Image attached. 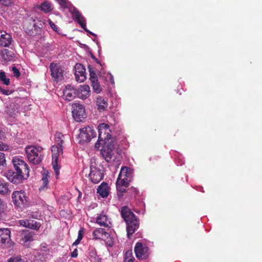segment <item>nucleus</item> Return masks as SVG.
Here are the masks:
<instances>
[{
    "label": "nucleus",
    "mask_w": 262,
    "mask_h": 262,
    "mask_svg": "<svg viewBox=\"0 0 262 262\" xmlns=\"http://www.w3.org/2000/svg\"><path fill=\"white\" fill-rule=\"evenodd\" d=\"M72 257L76 258L78 256V251L77 249L74 250V251L71 253Z\"/></svg>",
    "instance_id": "nucleus-46"
},
{
    "label": "nucleus",
    "mask_w": 262,
    "mask_h": 262,
    "mask_svg": "<svg viewBox=\"0 0 262 262\" xmlns=\"http://www.w3.org/2000/svg\"><path fill=\"white\" fill-rule=\"evenodd\" d=\"M77 96L76 90L71 85H68L63 90V98L66 100L71 101Z\"/></svg>",
    "instance_id": "nucleus-17"
},
{
    "label": "nucleus",
    "mask_w": 262,
    "mask_h": 262,
    "mask_svg": "<svg viewBox=\"0 0 262 262\" xmlns=\"http://www.w3.org/2000/svg\"><path fill=\"white\" fill-rule=\"evenodd\" d=\"M75 76L77 81L82 82L86 79L85 69L80 63H77L75 66Z\"/></svg>",
    "instance_id": "nucleus-14"
},
{
    "label": "nucleus",
    "mask_w": 262,
    "mask_h": 262,
    "mask_svg": "<svg viewBox=\"0 0 262 262\" xmlns=\"http://www.w3.org/2000/svg\"><path fill=\"white\" fill-rule=\"evenodd\" d=\"M0 92H1L3 94L6 95H9L10 94H11V91L8 90H4L0 87Z\"/></svg>",
    "instance_id": "nucleus-43"
},
{
    "label": "nucleus",
    "mask_w": 262,
    "mask_h": 262,
    "mask_svg": "<svg viewBox=\"0 0 262 262\" xmlns=\"http://www.w3.org/2000/svg\"><path fill=\"white\" fill-rule=\"evenodd\" d=\"M98 137L100 140L110 142L112 141L111 137V130L110 126L105 123L100 124L98 126Z\"/></svg>",
    "instance_id": "nucleus-10"
},
{
    "label": "nucleus",
    "mask_w": 262,
    "mask_h": 262,
    "mask_svg": "<svg viewBox=\"0 0 262 262\" xmlns=\"http://www.w3.org/2000/svg\"><path fill=\"white\" fill-rule=\"evenodd\" d=\"M109 143H110V142H108L107 141L100 140V139L98 138V140L97 143L95 144V147L96 149H99L101 146H103V147L104 146L107 145V144H109Z\"/></svg>",
    "instance_id": "nucleus-35"
},
{
    "label": "nucleus",
    "mask_w": 262,
    "mask_h": 262,
    "mask_svg": "<svg viewBox=\"0 0 262 262\" xmlns=\"http://www.w3.org/2000/svg\"><path fill=\"white\" fill-rule=\"evenodd\" d=\"M132 177L133 170L127 167H122L116 182V187L118 191L120 192H125Z\"/></svg>",
    "instance_id": "nucleus-3"
},
{
    "label": "nucleus",
    "mask_w": 262,
    "mask_h": 262,
    "mask_svg": "<svg viewBox=\"0 0 262 262\" xmlns=\"http://www.w3.org/2000/svg\"><path fill=\"white\" fill-rule=\"evenodd\" d=\"M47 247H48V246H47V244L42 243L40 245V249L41 251H42L47 252L49 251Z\"/></svg>",
    "instance_id": "nucleus-42"
},
{
    "label": "nucleus",
    "mask_w": 262,
    "mask_h": 262,
    "mask_svg": "<svg viewBox=\"0 0 262 262\" xmlns=\"http://www.w3.org/2000/svg\"><path fill=\"white\" fill-rule=\"evenodd\" d=\"M119 164H120V163H118V164H117V167H118V165H119Z\"/></svg>",
    "instance_id": "nucleus-50"
},
{
    "label": "nucleus",
    "mask_w": 262,
    "mask_h": 262,
    "mask_svg": "<svg viewBox=\"0 0 262 262\" xmlns=\"http://www.w3.org/2000/svg\"><path fill=\"white\" fill-rule=\"evenodd\" d=\"M100 77L106 83H110L113 85L115 84L113 76L110 73H107L103 70L99 72Z\"/></svg>",
    "instance_id": "nucleus-23"
},
{
    "label": "nucleus",
    "mask_w": 262,
    "mask_h": 262,
    "mask_svg": "<svg viewBox=\"0 0 262 262\" xmlns=\"http://www.w3.org/2000/svg\"><path fill=\"white\" fill-rule=\"evenodd\" d=\"M72 115L75 120L80 122L85 117V108L83 105L74 103L72 105Z\"/></svg>",
    "instance_id": "nucleus-9"
},
{
    "label": "nucleus",
    "mask_w": 262,
    "mask_h": 262,
    "mask_svg": "<svg viewBox=\"0 0 262 262\" xmlns=\"http://www.w3.org/2000/svg\"><path fill=\"white\" fill-rule=\"evenodd\" d=\"M0 81L4 84L8 85L10 84V79L8 78L4 72H0Z\"/></svg>",
    "instance_id": "nucleus-34"
},
{
    "label": "nucleus",
    "mask_w": 262,
    "mask_h": 262,
    "mask_svg": "<svg viewBox=\"0 0 262 262\" xmlns=\"http://www.w3.org/2000/svg\"><path fill=\"white\" fill-rule=\"evenodd\" d=\"M14 205L19 208L25 207L28 203L27 198L25 192L23 190L14 191L12 195Z\"/></svg>",
    "instance_id": "nucleus-5"
},
{
    "label": "nucleus",
    "mask_w": 262,
    "mask_h": 262,
    "mask_svg": "<svg viewBox=\"0 0 262 262\" xmlns=\"http://www.w3.org/2000/svg\"><path fill=\"white\" fill-rule=\"evenodd\" d=\"M49 176L48 172L45 171L44 173L42 174V178L41 179L43 186L40 187V188H39L40 190L44 189V188L47 186L49 182Z\"/></svg>",
    "instance_id": "nucleus-31"
},
{
    "label": "nucleus",
    "mask_w": 262,
    "mask_h": 262,
    "mask_svg": "<svg viewBox=\"0 0 262 262\" xmlns=\"http://www.w3.org/2000/svg\"><path fill=\"white\" fill-rule=\"evenodd\" d=\"M80 241V239L77 238V239L73 243L72 246H73L77 245L78 244H79Z\"/></svg>",
    "instance_id": "nucleus-47"
},
{
    "label": "nucleus",
    "mask_w": 262,
    "mask_h": 262,
    "mask_svg": "<svg viewBox=\"0 0 262 262\" xmlns=\"http://www.w3.org/2000/svg\"><path fill=\"white\" fill-rule=\"evenodd\" d=\"M79 137L81 142H89L92 138L95 137L96 133L95 129L90 126L84 127L79 129Z\"/></svg>",
    "instance_id": "nucleus-8"
},
{
    "label": "nucleus",
    "mask_w": 262,
    "mask_h": 262,
    "mask_svg": "<svg viewBox=\"0 0 262 262\" xmlns=\"http://www.w3.org/2000/svg\"><path fill=\"white\" fill-rule=\"evenodd\" d=\"M107 243L108 244V245L110 246H113V243L112 242H111V241L107 242Z\"/></svg>",
    "instance_id": "nucleus-49"
},
{
    "label": "nucleus",
    "mask_w": 262,
    "mask_h": 262,
    "mask_svg": "<svg viewBox=\"0 0 262 262\" xmlns=\"http://www.w3.org/2000/svg\"><path fill=\"white\" fill-rule=\"evenodd\" d=\"M90 80L91 81H92V78H95L96 79H98V77L95 72H94L93 71L91 70V69H90Z\"/></svg>",
    "instance_id": "nucleus-44"
},
{
    "label": "nucleus",
    "mask_w": 262,
    "mask_h": 262,
    "mask_svg": "<svg viewBox=\"0 0 262 262\" xmlns=\"http://www.w3.org/2000/svg\"><path fill=\"white\" fill-rule=\"evenodd\" d=\"M7 262H26L24 259L19 256H14L9 258Z\"/></svg>",
    "instance_id": "nucleus-37"
},
{
    "label": "nucleus",
    "mask_w": 262,
    "mask_h": 262,
    "mask_svg": "<svg viewBox=\"0 0 262 262\" xmlns=\"http://www.w3.org/2000/svg\"><path fill=\"white\" fill-rule=\"evenodd\" d=\"M93 238L94 239H101L106 241L110 238V235L105 230L101 228H98L94 230L92 233Z\"/></svg>",
    "instance_id": "nucleus-16"
},
{
    "label": "nucleus",
    "mask_w": 262,
    "mask_h": 262,
    "mask_svg": "<svg viewBox=\"0 0 262 262\" xmlns=\"http://www.w3.org/2000/svg\"><path fill=\"white\" fill-rule=\"evenodd\" d=\"M50 68L52 77L55 80L59 81L63 79L64 70L61 66L52 63Z\"/></svg>",
    "instance_id": "nucleus-12"
},
{
    "label": "nucleus",
    "mask_w": 262,
    "mask_h": 262,
    "mask_svg": "<svg viewBox=\"0 0 262 262\" xmlns=\"http://www.w3.org/2000/svg\"><path fill=\"white\" fill-rule=\"evenodd\" d=\"M52 152V166L55 173L56 179L58 178L60 167L57 165L58 157L62 153V148L59 146L54 145L51 148Z\"/></svg>",
    "instance_id": "nucleus-6"
},
{
    "label": "nucleus",
    "mask_w": 262,
    "mask_h": 262,
    "mask_svg": "<svg viewBox=\"0 0 262 262\" xmlns=\"http://www.w3.org/2000/svg\"><path fill=\"white\" fill-rule=\"evenodd\" d=\"M11 190L9 188V184L3 179L0 178V194H9Z\"/></svg>",
    "instance_id": "nucleus-27"
},
{
    "label": "nucleus",
    "mask_w": 262,
    "mask_h": 262,
    "mask_svg": "<svg viewBox=\"0 0 262 262\" xmlns=\"http://www.w3.org/2000/svg\"><path fill=\"white\" fill-rule=\"evenodd\" d=\"M83 232H84L83 229H81L80 230H79L78 235V237H77L78 239H79L80 240L82 239V237H83Z\"/></svg>",
    "instance_id": "nucleus-45"
},
{
    "label": "nucleus",
    "mask_w": 262,
    "mask_h": 262,
    "mask_svg": "<svg viewBox=\"0 0 262 262\" xmlns=\"http://www.w3.org/2000/svg\"><path fill=\"white\" fill-rule=\"evenodd\" d=\"M121 214L126 223V230L127 236L130 238V236L139 228V221L130 209L126 206L122 208Z\"/></svg>",
    "instance_id": "nucleus-2"
},
{
    "label": "nucleus",
    "mask_w": 262,
    "mask_h": 262,
    "mask_svg": "<svg viewBox=\"0 0 262 262\" xmlns=\"http://www.w3.org/2000/svg\"><path fill=\"white\" fill-rule=\"evenodd\" d=\"M124 262H134V258L131 251H127L125 255Z\"/></svg>",
    "instance_id": "nucleus-36"
},
{
    "label": "nucleus",
    "mask_w": 262,
    "mask_h": 262,
    "mask_svg": "<svg viewBox=\"0 0 262 262\" xmlns=\"http://www.w3.org/2000/svg\"><path fill=\"white\" fill-rule=\"evenodd\" d=\"M97 105L99 111H104L107 107L108 104L107 100L102 97L99 96L97 99Z\"/></svg>",
    "instance_id": "nucleus-25"
},
{
    "label": "nucleus",
    "mask_w": 262,
    "mask_h": 262,
    "mask_svg": "<svg viewBox=\"0 0 262 262\" xmlns=\"http://www.w3.org/2000/svg\"><path fill=\"white\" fill-rule=\"evenodd\" d=\"M12 71L14 76L18 77L20 75V72L19 70L16 67H13L12 68Z\"/></svg>",
    "instance_id": "nucleus-41"
},
{
    "label": "nucleus",
    "mask_w": 262,
    "mask_h": 262,
    "mask_svg": "<svg viewBox=\"0 0 262 262\" xmlns=\"http://www.w3.org/2000/svg\"><path fill=\"white\" fill-rule=\"evenodd\" d=\"M11 231L8 228H0V247H4L11 241Z\"/></svg>",
    "instance_id": "nucleus-15"
},
{
    "label": "nucleus",
    "mask_w": 262,
    "mask_h": 262,
    "mask_svg": "<svg viewBox=\"0 0 262 262\" xmlns=\"http://www.w3.org/2000/svg\"><path fill=\"white\" fill-rule=\"evenodd\" d=\"M135 252L137 258L141 259L148 257L149 252L147 247L143 246L141 243H137L135 247Z\"/></svg>",
    "instance_id": "nucleus-13"
},
{
    "label": "nucleus",
    "mask_w": 262,
    "mask_h": 262,
    "mask_svg": "<svg viewBox=\"0 0 262 262\" xmlns=\"http://www.w3.org/2000/svg\"><path fill=\"white\" fill-rule=\"evenodd\" d=\"M40 7L41 11L46 13L51 11L53 8L52 4L47 1L43 3Z\"/></svg>",
    "instance_id": "nucleus-29"
},
{
    "label": "nucleus",
    "mask_w": 262,
    "mask_h": 262,
    "mask_svg": "<svg viewBox=\"0 0 262 262\" xmlns=\"http://www.w3.org/2000/svg\"><path fill=\"white\" fill-rule=\"evenodd\" d=\"M77 96L82 99H85L88 98L91 94L90 88L88 85H81L76 90Z\"/></svg>",
    "instance_id": "nucleus-18"
},
{
    "label": "nucleus",
    "mask_w": 262,
    "mask_h": 262,
    "mask_svg": "<svg viewBox=\"0 0 262 262\" xmlns=\"http://www.w3.org/2000/svg\"><path fill=\"white\" fill-rule=\"evenodd\" d=\"M49 24L50 25L51 28L56 32H58L59 29L56 25H55L51 20L49 19L48 20Z\"/></svg>",
    "instance_id": "nucleus-40"
},
{
    "label": "nucleus",
    "mask_w": 262,
    "mask_h": 262,
    "mask_svg": "<svg viewBox=\"0 0 262 262\" xmlns=\"http://www.w3.org/2000/svg\"><path fill=\"white\" fill-rule=\"evenodd\" d=\"M55 142L56 145L62 147V144L63 143L64 136L61 133H57L55 135Z\"/></svg>",
    "instance_id": "nucleus-32"
},
{
    "label": "nucleus",
    "mask_w": 262,
    "mask_h": 262,
    "mask_svg": "<svg viewBox=\"0 0 262 262\" xmlns=\"http://www.w3.org/2000/svg\"><path fill=\"white\" fill-rule=\"evenodd\" d=\"M114 148L115 145L113 141H111L109 144L102 147V148L101 149V154L102 157L107 162H110L113 160H114Z\"/></svg>",
    "instance_id": "nucleus-11"
},
{
    "label": "nucleus",
    "mask_w": 262,
    "mask_h": 262,
    "mask_svg": "<svg viewBox=\"0 0 262 262\" xmlns=\"http://www.w3.org/2000/svg\"><path fill=\"white\" fill-rule=\"evenodd\" d=\"M12 162L15 172L8 170L5 173V176L14 184L20 183L29 176L28 165L22 158L18 156L13 157Z\"/></svg>",
    "instance_id": "nucleus-1"
},
{
    "label": "nucleus",
    "mask_w": 262,
    "mask_h": 262,
    "mask_svg": "<svg viewBox=\"0 0 262 262\" xmlns=\"http://www.w3.org/2000/svg\"><path fill=\"white\" fill-rule=\"evenodd\" d=\"M10 148V147L9 146V145L0 141V150L7 151L9 150Z\"/></svg>",
    "instance_id": "nucleus-39"
},
{
    "label": "nucleus",
    "mask_w": 262,
    "mask_h": 262,
    "mask_svg": "<svg viewBox=\"0 0 262 262\" xmlns=\"http://www.w3.org/2000/svg\"><path fill=\"white\" fill-rule=\"evenodd\" d=\"M97 192L102 198L106 197L109 193L108 185L105 183H102L98 188Z\"/></svg>",
    "instance_id": "nucleus-26"
},
{
    "label": "nucleus",
    "mask_w": 262,
    "mask_h": 262,
    "mask_svg": "<svg viewBox=\"0 0 262 262\" xmlns=\"http://www.w3.org/2000/svg\"><path fill=\"white\" fill-rule=\"evenodd\" d=\"M3 56L5 60L8 61L13 60L14 58V53L6 49L3 52Z\"/></svg>",
    "instance_id": "nucleus-30"
},
{
    "label": "nucleus",
    "mask_w": 262,
    "mask_h": 262,
    "mask_svg": "<svg viewBox=\"0 0 262 262\" xmlns=\"http://www.w3.org/2000/svg\"><path fill=\"white\" fill-rule=\"evenodd\" d=\"M5 0H0V2L4 1Z\"/></svg>",
    "instance_id": "nucleus-51"
},
{
    "label": "nucleus",
    "mask_w": 262,
    "mask_h": 262,
    "mask_svg": "<svg viewBox=\"0 0 262 262\" xmlns=\"http://www.w3.org/2000/svg\"><path fill=\"white\" fill-rule=\"evenodd\" d=\"M103 170L102 167H97L94 165L91 166V171L89 174V179L94 184L98 183L103 177Z\"/></svg>",
    "instance_id": "nucleus-7"
},
{
    "label": "nucleus",
    "mask_w": 262,
    "mask_h": 262,
    "mask_svg": "<svg viewBox=\"0 0 262 262\" xmlns=\"http://www.w3.org/2000/svg\"><path fill=\"white\" fill-rule=\"evenodd\" d=\"M62 8H68L70 5L67 0H56Z\"/></svg>",
    "instance_id": "nucleus-38"
},
{
    "label": "nucleus",
    "mask_w": 262,
    "mask_h": 262,
    "mask_svg": "<svg viewBox=\"0 0 262 262\" xmlns=\"http://www.w3.org/2000/svg\"><path fill=\"white\" fill-rule=\"evenodd\" d=\"M18 223L19 226L34 230H38L40 227V223L34 220H21L18 221Z\"/></svg>",
    "instance_id": "nucleus-20"
},
{
    "label": "nucleus",
    "mask_w": 262,
    "mask_h": 262,
    "mask_svg": "<svg viewBox=\"0 0 262 262\" xmlns=\"http://www.w3.org/2000/svg\"><path fill=\"white\" fill-rule=\"evenodd\" d=\"M28 160L34 164H39L42 159V148L40 146H28L25 148Z\"/></svg>",
    "instance_id": "nucleus-4"
},
{
    "label": "nucleus",
    "mask_w": 262,
    "mask_h": 262,
    "mask_svg": "<svg viewBox=\"0 0 262 262\" xmlns=\"http://www.w3.org/2000/svg\"><path fill=\"white\" fill-rule=\"evenodd\" d=\"M33 241V234L30 232H24L21 234V238L20 242L25 245H27V243Z\"/></svg>",
    "instance_id": "nucleus-24"
},
{
    "label": "nucleus",
    "mask_w": 262,
    "mask_h": 262,
    "mask_svg": "<svg viewBox=\"0 0 262 262\" xmlns=\"http://www.w3.org/2000/svg\"><path fill=\"white\" fill-rule=\"evenodd\" d=\"M96 223L101 226L105 227H110L111 226V222L108 216L104 213L100 214L96 218Z\"/></svg>",
    "instance_id": "nucleus-22"
},
{
    "label": "nucleus",
    "mask_w": 262,
    "mask_h": 262,
    "mask_svg": "<svg viewBox=\"0 0 262 262\" xmlns=\"http://www.w3.org/2000/svg\"><path fill=\"white\" fill-rule=\"evenodd\" d=\"M11 42V35L4 31L0 30V46L8 47Z\"/></svg>",
    "instance_id": "nucleus-21"
},
{
    "label": "nucleus",
    "mask_w": 262,
    "mask_h": 262,
    "mask_svg": "<svg viewBox=\"0 0 262 262\" xmlns=\"http://www.w3.org/2000/svg\"><path fill=\"white\" fill-rule=\"evenodd\" d=\"M89 252V256L90 260L92 262H96L97 260L98 259V257L97 255L96 250L94 249H90Z\"/></svg>",
    "instance_id": "nucleus-33"
},
{
    "label": "nucleus",
    "mask_w": 262,
    "mask_h": 262,
    "mask_svg": "<svg viewBox=\"0 0 262 262\" xmlns=\"http://www.w3.org/2000/svg\"><path fill=\"white\" fill-rule=\"evenodd\" d=\"M91 82L94 91L97 94L100 93L102 91V89L98 82V79H96L95 78H92V81Z\"/></svg>",
    "instance_id": "nucleus-28"
},
{
    "label": "nucleus",
    "mask_w": 262,
    "mask_h": 262,
    "mask_svg": "<svg viewBox=\"0 0 262 262\" xmlns=\"http://www.w3.org/2000/svg\"><path fill=\"white\" fill-rule=\"evenodd\" d=\"M73 14L74 17H75L76 20L80 24V26L87 32L93 35V36H96V34L92 33L90 31L88 30L86 28V20L84 17L78 12V11L74 8L73 10Z\"/></svg>",
    "instance_id": "nucleus-19"
},
{
    "label": "nucleus",
    "mask_w": 262,
    "mask_h": 262,
    "mask_svg": "<svg viewBox=\"0 0 262 262\" xmlns=\"http://www.w3.org/2000/svg\"><path fill=\"white\" fill-rule=\"evenodd\" d=\"M5 133L3 131L0 130V139H3L5 138Z\"/></svg>",
    "instance_id": "nucleus-48"
}]
</instances>
